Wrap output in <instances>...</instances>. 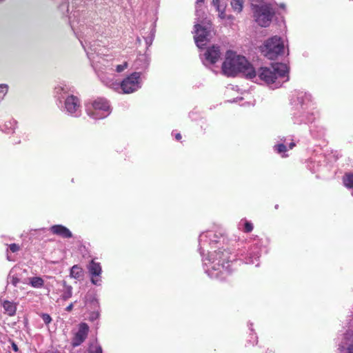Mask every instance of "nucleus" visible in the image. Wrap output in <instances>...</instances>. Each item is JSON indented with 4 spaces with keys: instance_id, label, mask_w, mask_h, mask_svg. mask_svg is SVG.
Returning a JSON list of instances; mask_svg holds the SVG:
<instances>
[{
    "instance_id": "1",
    "label": "nucleus",
    "mask_w": 353,
    "mask_h": 353,
    "mask_svg": "<svg viewBox=\"0 0 353 353\" xmlns=\"http://www.w3.org/2000/svg\"><path fill=\"white\" fill-rule=\"evenodd\" d=\"M222 70L228 76L234 77L238 72H242L246 77L253 79L256 75L254 68L245 57L238 55L236 52L230 50L226 53Z\"/></svg>"
},
{
    "instance_id": "2",
    "label": "nucleus",
    "mask_w": 353,
    "mask_h": 353,
    "mask_svg": "<svg viewBox=\"0 0 353 353\" xmlns=\"http://www.w3.org/2000/svg\"><path fill=\"white\" fill-rule=\"evenodd\" d=\"M288 68L286 64L275 63L272 64L271 68L262 67L259 72V77L261 80L267 84L274 83L278 77H285L288 74Z\"/></svg>"
},
{
    "instance_id": "3",
    "label": "nucleus",
    "mask_w": 353,
    "mask_h": 353,
    "mask_svg": "<svg viewBox=\"0 0 353 353\" xmlns=\"http://www.w3.org/2000/svg\"><path fill=\"white\" fill-rule=\"evenodd\" d=\"M261 48L265 57L274 60L283 52L284 45L281 37L274 36L268 39Z\"/></svg>"
},
{
    "instance_id": "4",
    "label": "nucleus",
    "mask_w": 353,
    "mask_h": 353,
    "mask_svg": "<svg viewBox=\"0 0 353 353\" xmlns=\"http://www.w3.org/2000/svg\"><path fill=\"white\" fill-rule=\"evenodd\" d=\"M274 14V11L269 5L257 6L255 11L256 21L259 26L267 27L269 26Z\"/></svg>"
},
{
    "instance_id": "5",
    "label": "nucleus",
    "mask_w": 353,
    "mask_h": 353,
    "mask_svg": "<svg viewBox=\"0 0 353 353\" xmlns=\"http://www.w3.org/2000/svg\"><path fill=\"white\" fill-rule=\"evenodd\" d=\"M140 75L138 72H134L123 80L121 88L124 93L130 94L138 90L139 88Z\"/></svg>"
},
{
    "instance_id": "6",
    "label": "nucleus",
    "mask_w": 353,
    "mask_h": 353,
    "mask_svg": "<svg viewBox=\"0 0 353 353\" xmlns=\"http://www.w3.org/2000/svg\"><path fill=\"white\" fill-rule=\"evenodd\" d=\"M89 332V326L86 323H81L79 325L78 331L74 334L72 339V346L75 347L83 343L87 339Z\"/></svg>"
},
{
    "instance_id": "7",
    "label": "nucleus",
    "mask_w": 353,
    "mask_h": 353,
    "mask_svg": "<svg viewBox=\"0 0 353 353\" xmlns=\"http://www.w3.org/2000/svg\"><path fill=\"white\" fill-rule=\"evenodd\" d=\"M194 28L196 31L194 36L195 43L198 48H203L208 41V37L210 34V31L200 24L195 25Z\"/></svg>"
},
{
    "instance_id": "8",
    "label": "nucleus",
    "mask_w": 353,
    "mask_h": 353,
    "mask_svg": "<svg viewBox=\"0 0 353 353\" xmlns=\"http://www.w3.org/2000/svg\"><path fill=\"white\" fill-rule=\"evenodd\" d=\"M92 107H93L94 111L99 110V111H103L105 113V114H102L99 117H97V116H95L96 112H93L92 116L94 119H101V118L106 117L108 114L109 110H110V105L108 104V102L104 99L99 98V99H96L92 103Z\"/></svg>"
},
{
    "instance_id": "9",
    "label": "nucleus",
    "mask_w": 353,
    "mask_h": 353,
    "mask_svg": "<svg viewBox=\"0 0 353 353\" xmlns=\"http://www.w3.org/2000/svg\"><path fill=\"white\" fill-rule=\"evenodd\" d=\"M88 270L92 276V283L94 285H98L99 281L95 279L94 277L100 276L102 272L101 266L100 263L96 262L94 259H92L88 265Z\"/></svg>"
},
{
    "instance_id": "10",
    "label": "nucleus",
    "mask_w": 353,
    "mask_h": 353,
    "mask_svg": "<svg viewBox=\"0 0 353 353\" xmlns=\"http://www.w3.org/2000/svg\"><path fill=\"white\" fill-rule=\"evenodd\" d=\"M205 58L210 63H215L221 56V52L219 46H212L208 48L204 54Z\"/></svg>"
},
{
    "instance_id": "11",
    "label": "nucleus",
    "mask_w": 353,
    "mask_h": 353,
    "mask_svg": "<svg viewBox=\"0 0 353 353\" xmlns=\"http://www.w3.org/2000/svg\"><path fill=\"white\" fill-rule=\"evenodd\" d=\"M65 107L69 113H74L80 107L79 99L74 95L68 96L65 101Z\"/></svg>"
},
{
    "instance_id": "12",
    "label": "nucleus",
    "mask_w": 353,
    "mask_h": 353,
    "mask_svg": "<svg viewBox=\"0 0 353 353\" xmlns=\"http://www.w3.org/2000/svg\"><path fill=\"white\" fill-rule=\"evenodd\" d=\"M50 230L53 234L63 238L69 239L72 236V232L69 229L62 225H54L50 227Z\"/></svg>"
},
{
    "instance_id": "13",
    "label": "nucleus",
    "mask_w": 353,
    "mask_h": 353,
    "mask_svg": "<svg viewBox=\"0 0 353 353\" xmlns=\"http://www.w3.org/2000/svg\"><path fill=\"white\" fill-rule=\"evenodd\" d=\"M17 303L12 301L8 300H4L2 301V306L5 313L10 316H13L15 315L17 312Z\"/></svg>"
},
{
    "instance_id": "14",
    "label": "nucleus",
    "mask_w": 353,
    "mask_h": 353,
    "mask_svg": "<svg viewBox=\"0 0 353 353\" xmlns=\"http://www.w3.org/2000/svg\"><path fill=\"white\" fill-rule=\"evenodd\" d=\"M230 253L227 250L216 252V259L219 261L218 263L224 265L225 263L230 261Z\"/></svg>"
},
{
    "instance_id": "15",
    "label": "nucleus",
    "mask_w": 353,
    "mask_h": 353,
    "mask_svg": "<svg viewBox=\"0 0 353 353\" xmlns=\"http://www.w3.org/2000/svg\"><path fill=\"white\" fill-rule=\"evenodd\" d=\"M70 275L74 279H80L83 276V269L78 265H73L70 269Z\"/></svg>"
},
{
    "instance_id": "16",
    "label": "nucleus",
    "mask_w": 353,
    "mask_h": 353,
    "mask_svg": "<svg viewBox=\"0 0 353 353\" xmlns=\"http://www.w3.org/2000/svg\"><path fill=\"white\" fill-rule=\"evenodd\" d=\"M343 183L347 188H353V173H345L343 176Z\"/></svg>"
},
{
    "instance_id": "17",
    "label": "nucleus",
    "mask_w": 353,
    "mask_h": 353,
    "mask_svg": "<svg viewBox=\"0 0 353 353\" xmlns=\"http://www.w3.org/2000/svg\"><path fill=\"white\" fill-rule=\"evenodd\" d=\"M29 283L33 288H40L43 286L44 281L40 276H34L29 279Z\"/></svg>"
},
{
    "instance_id": "18",
    "label": "nucleus",
    "mask_w": 353,
    "mask_h": 353,
    "mask_svg": "<svg viewBox=\"0 0 353 353\" xmlns=\"http://www.w3.org/2000/svg\"><path fill=\"white\" fill-rule=\"evenodd\" d=\"M87 353H103L102 347L97 343L89 345Z\"/></svg>"
},
{
    "instance_id": "19",
    "label": "nucleus",
    "mask_w": 353,
    "mask_h": 353,
    "mask_svg": "<svg viewBox=\"0 0 353 353\" xmlns=\"http://www.w3.org/2000/svg\"><path fill=\"white\" fill-rule=\"evenodd\" d=\"M231 6L234 11L239 13L243 9V0H232Z\"/></svg>"
},
{
    "instance_id": "20",
    "label": "nucleus",
    "mask_w": 353,
    "mask_h": 353,
    "mask_svg": "<svg viewBox=\"0 0 353 353\" xmlns=\"http://www.w3.org/2000/svg\"><path fill=\"white\" fill-rule=\"evenodd\" d=\"M63 285L65 288V292H63V294H62V299L63 300H67L68 299H70L71 296H72V288L70 286V285H66V282L64 281L63 282Z\"/></svg>"
},
{
    "instance_id": "21",
    "label": "nucleus",
    "mask_w": 353,
    "mask_h": 353,
    "mask_svg": "<svg viewBox=\"0 0 353 353\" xmlns=\"http://www.w3.org/2000/svg\"><path fill=\"white\" fill-rule=\"evenodd\" d=\"M8 87L6 84H0V101H1L8 92Z\"/></svg>"
},
{
    "instance_id": "22",
    "label": "nucleus",
    "mask_w": 353,
    "mask_h": 353,
    "mask_svg": "<svg viewBox=\"0 0 353 353\" xmlns=\"http://www.w3.org/2000/svg\"><path fill=\"white\" fill-rule=\"evenodd\" d=\"M253 228L252 223L246 221L244 223L243 232L246 233L250 232L252 231Z\"/></svg>"
},
{
    "instance_id": "23",
    "label": "nucleus",
    "mask_w": 353,
    "mask_h": 353,
    "mask_svg": "<svg viewBox=\"0 0 353 353\" xmlns=\"http://www.w3.org/2000/svg\"><path fill=\"white\" fill-rule=\"evenodd\" d=\"M274 148L278 153L285 152L287 151V147L283 143L276 145Z\"/></svg>"
},
{
    "instance_id": "24",
    "label": "nucleus",
    "mask_w": 353,
    "mask_h": 353,
    "mask_svg": "<svg viewBox=\"0 0 353 353\" xmlns=\"http://www.w3.org/2000/svg\"><path fill=\"white\" fill-rule=\"evenodd\" d=\"M10 250L14 253L21 250V246L17 243H12L9 245Z\"/></svg>"
},
{
    "instance_id": "25",
    "label": "nucleus",
    "mask_w": 353,
    "mask_h": 353,
    "mask_svg": "<svg viewBox=\"0 0 353 353\" xmlns=\"http://www.w3.org/2000/svg\"><path fill=\"white\" fill-rule=\"evenodd\" d=\"M41 317L44 323L47 325L49 324L52 321L50 316L48 314H42Z\"/></svg>"
},
{
    "instance_id": "26",
    "label": "nucleus",
    "mask_w": 353,
    "mask_h": 353,
    "mask_svg": "<svg viewBox=\"0 0 353 353\" xmlns=\"http://www.w3.org/2000/svg\"><path fill=\"white\" fill-rule=\"evenodd\" d=\"M127 67H128V63H124L123 64L118 65L117 66L116 70L118 72H121L123 71Z\"/></svg>"
},
{
    "instance_id": "27",
    "label": "nucleus",
    "mask_w": 353,
    "mask_h": 353,
    "mask_svg": "<svg viewBox=\"0 0 353 353\" xmlns=\"http://www.w3.org/2000/svg\"><path fill=\"white\" fill-rule=\"evenodd\" d=\"M250 341L252 342V345H254L257 343V337L255 334H251L250 335Z\"/></svg>"
},
{
    "instance_id": "28",
    "label": "nucleus",
    "mask_w": 353,
    "mask_h": 353,
    "mask_svg": "<svg viewBox=\"0 0 353 353\" xmlns=\"http://www.w3.org/2000/svg\"><path fill=\"white\" fill-rule=\"evenodd\" d=\"M20 280L17 276H12L11 283L14 286H17V284L19 283Z\"/></svg>"
},
{
    "instance_id": "29",
    "label": "nucleus",
    "mask_w": 353,
    "mask_h": 353,
    "mask_svg": "<svg viewBox=\"0 0 353 353\" xmlns=\"http://www.w3.org/2000/svg\"><path fill=\"white\" fill-rule=\"evenodd\" d=\"M220 0H212V4L216 7L217 10H219Z\"/></svg>"
},
{
    "instance_id": "30",
    "label": "nucleus",
    "mask_w": 353,
    "mask_h": 353,
    "mask_svg": "<svg viewBox=\"0 0 353 353\" xmlns=\"http://www.w3.org/2000/svg\"><path fill=\"white\" fill-rule=\"evenodd\" d=\"M12 350H13L14 352H18V351H19L18 346H17V344H15L14 343H12Z\"/></svg>"
},
{
    "instance_id": "31",
    "label": "nucleus",
    "mask_w": 353,
    "mask_h": 353,
    "mask_svg": "<svg viewBox=\"0 0 353 353\" xmlns=\"http://www.w3.org/2000/svg\"><path fill=\"white\" fill-rule=\"evenodd\" d=\"M73 308V303H70L67 307L65 308V310L68 312H70Z\"/></svg>"
},
{
    "instance_id": "32",
    "label": "nucleus",
    "mask_w": 353,
    "mask_h": 353,
    "mask_svg": "<svg viewBox=\"0 0 353 353\" xmlns=\"http://www.w3.org/2000/svg\"><path fill=\"white\" fill-rule=\"evenodd\" d=\"M175 139L177 140V141H180L181 139H182V137H181V134L180 133H176L175 134Z\"/></svg>"
},
{
    "instance_id": "33",
    "label": "nucleus",
    "mask_w": 353,
    "mask_h": 353,
    "mask_svg": "<svg viewBox=\"0 0 353 353\" xmlns=\"http://www.w3.org/2000/svg\"><path fill=\"white\" fill-rule=\"evenodd\" d=\"M347 352L353 353V345H351L347 347Z\"/></svg>"
},
{
    "instance_id": "34",
    "label": "nucleus",
    "mask_w": 353,
    "mask_h": 353,
    "mask_svg": "<svg viewBox=\"0 0 353 353\" xmlns=\"http://www.w3.org/2000/svg\"><path fill=\"white\" fill-rule=\"evenodd\" d=\"M295 146V143L294 142H292L289 145L290 149H292Z\"/></svg>"
},
{
    "instance_id": "35",
    "label": "nucleus",
    "mask_w": 353,
    "mask_h": 353,
    "mask_svg": "<svg viewBox=\"0 0 353 353\" xmlns=\"http://www.w3.org/2000/svg\"><path fill=\"white\" fill-rule=\"evenodd\" d=\"M203 2H204V0H196L197 3H203Z\"/></svg>"
},
{
    "instance_id": "36",
    "label": "nucleus",
    "mask_w": 353,
    "mask_h": 353,
    "mask_svg": "<svg viewBox=\"0 0 353 353\" xmlns=\"http://www.w3.org/2000/svg\"><path fill=\"white\" fill-rule=\"evenodd\" d=\"M46 353H58L56 351H48Z\"/></svg>"
},
{
    "instance_id": "37",
    "label": "nucleus",
    "mask_w": 353,
    "mask_h": 353,
    "mask_svg": "<svg viewBox=\"0 0 353 353\" xmlns=\"http://www.w3.org/2000/svg\"><path fill=\"white\" fill-rule=\"evenodd\" d=\"M278 207H279V205H275V208H276V209H278Z\"/></svg>"
}]
</instances>
